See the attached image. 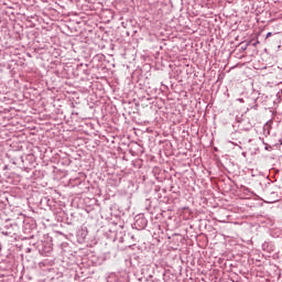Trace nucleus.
<instances>
[{"label":"nucleus","mask_w":282,"mask_h":282,"mask_svg":"<svg viewBox=\"0 0 282 282\" xmlns=\"http://www.w3.org/2000/svg\"><path fill=\"white\" fill-rule=\"evenodd\" d=\"M257 45H259V41H257L256 43H253V46L257 47Z\"/></svg>","instance_id":"nucleus-7"},{"label":"nucleus","mask_w":282,"mask_h":282,"mask_svg":"<svg viewBox=\"0 0 282 282\" xmlns=\"http://www.w3.org/2000/svg\"><path fill=\"white\" fill-rule=\"evenodd\" d=\"M240 100V102H243V99H239Z\"/></svg>","instance_id":"nucleus-11"},{"label":"nucleus","mask_w":282,"mask_h":282,"mask_svg":"<svg viewBox=\"0 0 282 282\" xmlns=\"http://www.w3.org/2000/svg\"><path fill=\"white\" fill-rule=\"evenodd\" d=\"M2 235H4V237H10V235H12V230H10V228H8V230L2 231Z\"/></svg>","instance_id":"nucleus-3"},{"label":"nucleus","mask_w":282,"mask_h":282,"mask_svg":"<svg viewBox=\"0 0 282 282\" xmlns=\"http://www.w3.org/2000/svg\"><path fill=\"white\" fill-rule=\"evenodd\" d=\"M147 224H149L147 218L142 215H139V216L135 217L134 228L137 230H144L147 228Z\"/></svg>","instance_id":"nucleus-1"},{"label":"nucleus","mask_w":282,"mask_h":282,"mask_svg":"<svg viewBox=\"0 0 282 282\" xmlns=\"http://www.w3.org/2000/svg\"><path fill=\"white\" fill-rule=\"evenodd\" d=\"M248 45H250V43H247L246 46H242V50H248Z\"/></svg>","instance_id":"nucleus-6"},{"label":"nucleus","mask_w":282,"mask_h":282,"mask_svg":"<svg viewBox=\"0 0 282 282\" xmlns=\"http://www.w3.org/2000/svg\"><path fill=\"white\" fill-rule=\"evenodd\" d=\"M265 127H268V126H264V131H265Z\"/></svg>","instance_id":"nucleus-13"},{"label":"nucleus","mask_w":282,"mask_h":282,"mask_svg":"<svg viewBox=\"0 0 282 282\" xmlns=\"http://www.w3.org/2000/svg\"><path fill=\"white\" fill-rule=\"evenodd\" d=\"M14 226H17V225H10L11 228H14Z\"/></svg>","instance_id":"nucleus-8"},{"label":"nucleus","mask_w":282,"mask_h":282,"mask_svg":"<svg viewBox=\"0 0 282 282\" xmlns=\"http://www.w3.org/2000/svg\"><path fill=\"white\" fill-rule=\"evenodd\" d=\"M272 36V32L267 33L265 39H270Z\"/></svg>","instance_id":"nucleus-5"},{"label":"nucleus","mask_w":282,"mask_h":282,"mask_svg":"<svg viewBox=\"0 0 282 282\" xmlns=\"http://www.w3.org/2000/svg\"><path fill=\"white\" fill-rule=\"evenodd\" d=\"M250 109H254V111H257V109H259V105H254V106H251Z\"/></svg>","instance_id":"nucleus-4"},{"label":"nucleus","mask_w":282,"mask_h":282,"mask_svg":"<svg viewBox=\"0 0 282 282\" xmlns=\"http://www.w3.org/2000/svg\"><path fill=\"white\" fill-rule=\"evenodd\" d=\"M267 133H268V135H270V130H268V132H267Z\"/></svg>","instance_id":"nucleus-9"},{"label":"nucleus","mask_w":282,"mask_h":282,"mask_svg":"<svg viewBox=\"0 0 282 282\" xmlns=\"http://www.w3.org/2000/svg\"><path fill=\"white\" fill-rule=\"evenodd\" d=\"M77 237L80 239V241H85L87 238V229H79L77 231Z\"/></svg>","instance_id":"nucleus-2"},{"label":"nucleus","mask_w":282,"mask_h":282,"mask_svg":"<svg viewBox=\"0 0 282 282\" xmlns=\"http://www.w3.org/2000/svg\"><path fill=\"white\" fill-rule=\"evenodd\" d=\"M253 102H257V99H253Z\"/></svg>","instance_id":"nucleus-12"},{"label":"nucleus","mask_w":282,"mask_h":282,"mask_svg":"<svg viewBox=\"0 0 282 282\" xmlns=\"http://www.w3.org/2000/svg\"><path fill=\"white\" fill-rule=\"evenodd\" d=\"M131 239H135V237H134V236H131Z\"/></svg>","instance_id":"nucleus-10"}]
</instances>
